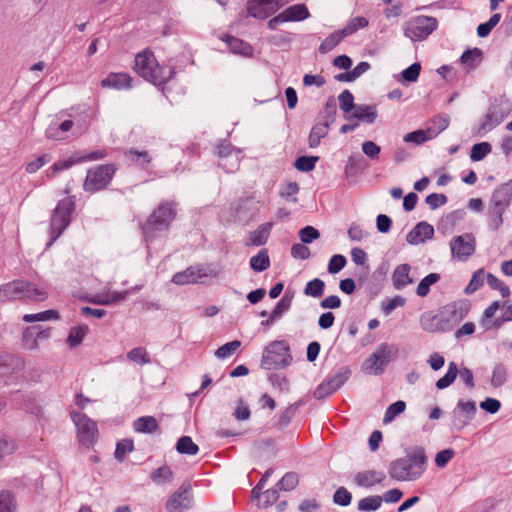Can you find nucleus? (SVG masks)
<instances>
[{"mask_svg": "<svg viewBox=\"0 0 512 512\" xmlns=\"http://www.w3.org/2000/svg\"><path fill=\"white\" fill-rule=\"evenodd\" d=\"M426 467L425 449L416 446L408 451L405 457L392 461L388 473L391 478L397 481H415L423 475Z\"/></svg>", "mask_w": 512, "mask_h": 512, "instance_id": "1", "label": "nucleus"}, {"mask_svg": "<svg viewBox=\"0 0 512 512\" xmlns=\"http://www.w3.org/2000/svg\"><path fill=\"white\" fill-rule=\"evenodd\" d=\"M135 72L145 80L157 86H162L171 80L175 75L174 68L161 67L154 54L145 50L135 56Z\"/></svg>", "mask_w": 512, "mask_h": 512, "instance_id": "2", "label": "nucleus"}, {"mask_svg": "<svg viewBox=\"0 0 512 512\" xmlns=\"http://www.w3.org/2000/svg\"><path fill=\"white\" fill-rule=\"evenodd\" d=\"M177 203L174 201H163L151 213L141 229L146 242L153 241L159 232L169 228L171 222L176 217Z\"/></svg>", "mask_w": 512, "mask_h": 512, "instance_id": "3", "label": "nucleus"}, {"mask_svg": "<svg viewBox=\"0 0 512 512\" xmlns=\"http://www.w3.org/2000/svg\"><path fill=\"white\" fill-rule=\"evenodd\" d=\"M48 297L45 288L22 279H17L0 286V302L11 300L44 301Z\"/></svg>", "mask_w": 512, "mask_h": 512, "instance_id": "4", "label": "nucleus"}, {"mask_svg": "<svg viewBox=\"0 0 512 512\" xmlns=\"http://www.w3.org/2000/svg\"><path fill=\"white\" fill-rule=\"evenodd\" d=\"M292 360L288 342L275 340L264 348L260 367L264 370H280L288 367Z\"/></svg>", "mask_w": 512, "mask_h": 512, "instance_id": "5", "label": "nucleus"}, {"mask_svg": "<svg viewBox=\"0 0 512 512\" xmlns=\"http://www.w3.org/2000/svg\"><path fill=\"white\" fill-rule=\"evenodd\" d=\"M75 210L74 197H68L60 200L54 208L49 227L50 239L46 245V249L61 236L64 230L69 226L71 214Z\"/></svg>", "mask_w": 512, "mask_h": 512, "instance_id": "6", "label": "nucleus"}, {"mask_svg": "<svg viewBox=\"0 0 512 512\" xmlns=\"http://www.w3.org/2000/svg\"><path fill=\"white\" fill-rule=\"evenodd\" d=\"M397 351L398 349L395 345L381 343L376 350L365 359L362 364V370L370 375L378 376L383 374Z\"/></svg>", "mask_w": 512, "mask_h": 512, "instance_id": "7", "label": "nucleus"}, {"mask_svg": "<svg viewBox=\"0 0 512 512\" xmlns=\"http://www.w3.org/2000/svg\"><path fill=\"white\" fill-rule=\"evenodd\" d=\"M116 171L115 164H102L88 169L83 183L84 191L95 193L106 188L111 183Z\"/></svg>", "mask_w": 512, "mask_h": 512, "instance_id": "8", "label": "nucleus"}, {"mask_svg": "<svg viewBox=\"0 0 512 512\" xmlns=\"http://www.w3.org/2000/svg\"><path fill=\"white\" fill-rule=\"evenodd\" d=\"M70 416L76 426L77 437L80 444L87 448L93 446L98 437L96 422L81 412L72 411Z\"/></svg>", "mask_w": 512, "mask_h": 512, "instance_id": "9", "label": "nucleus"}, {"mask_svg": "<svg viewBox=\"0 0 512 512\" xmlns=\"http://www.w3.org/2000/svg\"><path fill=\"white\" fill-rule=\"evenodd\" d=\"M438 22L431 16L420 15L409 20L405 25V36L412 41H422L437 29Z\"/></svg>", "mask_w": 512, "mask_h": 512, "instance_id": "10", "label": "nucleus"}, {"mask_svg": "<svg viewBox=\"0 0 512 512\" xmlns=\"http://www.w3.org/2000/svg\"><path fill=\"white\" fill-rule=\"evenodd\" d=\"M194 507V497L190 483L183 482L180 487L172 493L166 503L167 512H185Z\"/></svg>", "mask_w": 512, "mask_h": 512, "instance_id": "11", "label": "nucleus"}, {"mask_svg": "<svg viewBox=\"0 0 512 512\" xmlns=\"http://www.w3.org/2000/svg\"><path fill=\"white\" fill-rule=\"evenodd\" d=\"M285 0H248L246 11L248 16L256 19H267L286 4Z\"/></svg>", "mask_w": 512, "mask_h": 512, "instance_id": "12", "label": "nucleus"}, {"mask_svg": "<svg viewBox=\"0 0 512 512\" xmlns=\"http://www.w3.org/2000/svg\"><path fill=\"white\" fill-rule=\"evenodd\" d=\"M450 249L453 258L467 261L475 253L476 239L471 233L454 236L450 241Z\"/></svg>", "mask_w": 512, "mask_h": 512, "instance_id": "13", "label": "nucleus"}, {"mask_svg": "<svg viewBox=\"0 0 512 512\" xmlns=\"http://www.w3.org/2000/svg\"><path fill=\"white\" fill-rule=\"evenodd\" d=\"M508 114L509 110L505 109L501 104L493 103L488 108L482 123L476 130V133L481 136L486 134L501 124Z\"/></svg>", "mask_w": 512, "mask_h": 512, "instance_id": "14", "label": "nucleus"}, {"mask_svg": "<svg viewBox=\"0 0 512 512\" xmlns=\"http://www.w3.org/2000/svg\"><path fill=\"white\" fill-rule=\"evenodd\" d=\"M476 414V403L472 400H459L453 410L452 425L455 430L460 431L467 426Z\"/></svg>", "mask_w": 512, "mask_h": 512, "instance_id": "15", "label": "nucleus"}, {"mask_svg": "<svg viewBox=\"0 0 512 512\" xmlns=\"http://www.w3.org/2000/svg\"><path fill=\"white\" fill-rule=\"evenodd\" d=\"M469 306L463 301L452 302L445 305L441 312V321L454 325L463 320L468 314Z\"/></svg>", "mask_w": 512, "mask_h": 512, "instance_id": "16", "label": "nucleus"}, {"mask_svg": "<svg viewBox=\"0 0 512 512\" xmlns=\"http://www.w3.org/2000/svg\"><path fill=\"white\" fill-rule=\"evenodd\" d=\"M106 156L107 151L105 149H99L81 156H73L70 160H62L55 162L52 165V171L53 173H57L70 168L74 164L100 160L105 158Z\"/></svg>", "mask_w": 512, "mask_h": 512, "instance_id": "17", "label": "nucleus"}, {"mask_svg": "<svg viewBox=\"0 0 512 512\" xmlns=\"http://www.w3.org/2000/svg\"><path fill=\"white\" fill-rule=\"evenodd\" d=\"M512 199V179L497 186L492 193L490 206L506 210Z\"/></svg>", "mask_w": 512, "mask_h": 512, "instance_id": "18", "label": "nucleus"}, {"mask_svg": "<svg viewBox=\"0 0 512 512\" xmlns=\"http://www.w3.org/2000/svg\"><path fill=\"white\" fill-rule=\"evenodd\" d=\"M434 236V227L426 221H421L407 234L406 241L411 245L424 243Z\"/></svg>", "mask_w": 512, "mask_h": 512, "instance_id": "19", "label": "nucleus"}, {"mask_svg": "<svg viewBox=\"0 0 512 512\" xmlns=\"http://www.w3.org/2000/svg\"><path fill=\"white\" fill-rule=\"evenodd\" d=\"M273 224L271 222L263 223L257 227L256 230L249 233V236L244 241V245L249 246H263L267 243Z\"/></svg>", "mask_w": 512, "mask_h": 512, "instance_id": "20", "label": "nucleus"}, {"mask_svg": "<svg viewBox=\"0 0 512 512\" xmlns=\"http://www.w3.org/2000/svg\"><path fill=\"white\" fill-rule=\"evenodd\" d=\"M386 479V475L381 471L366 470L359 472L354 477V482L359 487H372L382 483Z\"/></svg>", "mask_w": 512, "mask_h": 512, "instance_id": "21", "label": "nucleus"}, {"mask_svg": "<svg viewBox=\"0 0 512 512\" xmlns=\"http://www.w3.org/2000/svg\"><path fill=\"white\" fill-rule=\"evenodd\" d=\"M222 41L227 44L229 50L233 54L243 57H251L253 55V47L240 38L231 35H224L222 37Z\"/></svg>", "mask_w": 512, "mask_h": 512, "instance_id": "22", "label": "nucleus"}, {"mask_svg": "<svg viewBox=\"0 0 512 512\" xmlns=\"http://www.w3.org/2000/svg\"><path fill=\"white\" fill-rule=\"evenodd\" d=\"M25 362L20 356L2 353L0 354V373H14L24 369Z\"/></svg>", "mask_w": 512, "mask_h": 512, "instance_id": "23", "label": "nucleus"}, {"mask_svg": "<svg viewBox=\"0 0 512 512\" xmlns=\"http://www.w3.org/2000/svg\"><path fill=\"white\" fill-rule=\"evenodd\" d=\"M411 266L407 263L400 264L395 267L392 273V283L396 290H402L407 285L413 283V279L410 277Z\"/></svg>", "mask_w": 512, "mask_h": 512, "instance_id": "24", "label": "nucleus"}, {"mask_svg": "<svg viewBox=\"0 0 512 512\" xmlns=\"http://www.w3.org/2000/svg\"><path fill=\"white\" fill-rule=\"evenodd\" d=\"M132 78L128 73H110L101 81L102 87L114 88L117 90L129 89Z\"/></svg>", "mask_w": 512, "mask_h": 512, "instance_id": "25", "label": "nucleus"}, {"mask_svg": "<svg viewBox=\"0 0 512 512\" xmlns=\"http://www.w3.org/2000/svg\"><path fill=\"white\" fill-rule=\"evenodd\" d=\"M282 14L286 22H299L310 17V12L307 6L303 3L291 5L287 7Z\"/></svg>", "mask_w": 512, "mask_h": 512, "instance_id": "26", "label": "nucleus"}, {"mask_svg": "<svg viewBox=\"0 0 512 512\" xmlns=\"http://www.w3.org/2000/svg\"><path fill=\"white\" fill-rule=\"evenodd\" d=\"M135 432L143 434H152L159 429V423L153 416H142L133 422Z\"/></svg>", "mask_w": 512, "mask_h": 512, "instance_id": "27", "label": "nucleus"}, {"mask_svg": "<svg viewBox=\"0 0 512 512\" xmlns=\"http://www.w3.org/2000/svg\"><path fill=\"white\" fill-rule=\"evenodd\" d=\"M450 124V116L448 114H440L434 116L427 126V132L432 139L436 138L441 132L446 130Z\"/></svg>", "mask_w": 512, "mask_h": 512, "instance_id": "28", "label": "nucleus"}, {"mask_svg": "<svg viewBox=\"0 0 512 512\" xmlns=\"http://www.w3.org/2000/svg\"><path fill=\"white\" fill-rule=\"evenodd\" d=\"M330 125L323 122H317L312 127L309 137L308 144L310 148H316L320 145L321 139L328 135Z\"/></svg>", "mask_w": 512, "mask_h": 512, "instance_id": "29", "label": "nucleus"}, {"mask_svg": "<svg viewBox=\"0 0 512 512\" xmlns=\"http://www.w3.org/2000/svg\"><path fill=\"white\" fill-rule=\"evenodd\" d=\"M124 156L129 162L136 164L142 168H147V166L152 161V158L148 151H139L135 148L126 150L124 152Z\"/></svg>", "mask_w": 512, "mask_h": 512, "instance_id": "30", "label": "nucleus"}, {"mask_svg": "<svg viewBox=\"0 0 512 512\" xmlns=\"http://www.w3.org/2000/svg\"><path fill=\"white\" fill-rule=\"evenodd\" d=\"M352 118H355L359 121H363L368 124H372L376 121L377 111L374 106L370 105H358L355 107Z\"/></svg>", "mask_w": 512, "mask_h": 512, "instance_id": "31", "label": "nucleus"}, {"mask_svg": "<svg viewBox=\"0 0 512 512\" xmlns=\"http://www.w3.org/2000/svg\"><path fill=\"white\" fill-rule=\"evenodd\" d=\"M250 268L255 272H263L270 265V257L267 249H261L256 255L252 256L249 261Z\"/></svg>", "mask_w": 512, "mask_h": 512, "instance_id": "32", "label": "nucleus"}, {"mask_svg": "<svg viewBox=\"0 0 512 512\" xmlns=\"http://www.w3.org/2000/svg\"><path fill=\"white\" fill-rule=\"evenodd\" d=\"M345 37L343 30H337L330 35H328L320 44L319 52L322 54L330 52L333 48H335Z\"/></svg>", "mask_w": 512, "mask_h": 512, "instance_id": "33", "label": "nucleus"}, {"mask_svg": "<svg viewBox=\"0 0 512 512\" xmlns=\"http://www.w3.org/2000/svg\"><path fill=\"white\" fill-rule=\"evenodd\" d=\"M508 380V369L503 363H497L492 370L490 384L494 388L503 386Z\"/></svg>", "mask_w": 512, "mask_h": 512, "instance_id": "34", "label": "nucleus"}, {"mask_svg": "<svg viewBox=\"0 0 512 512\" xmlns=\"http://www.w3.org/2000/svg\"><path fill=\"white\" fill-rule=\"evenodd\" d=\"M459 373L458 366L455 362H450L446 374L437 380L436 387L439 390L449 387L457 378Z\"/></svg>", "mask_w": 512, "mask_h": 512, "instance_id": "35", "label": "nucleus"}, {"mask_svg": "<svg viewBox=\"0 0 512 512\" xmlns=\"http://www.w3.org/2000/svg\"><path fill=\"white\" fill-rule=\"evenodd\" d=\"M89 328L87 325H78L72 327L69 331L67 343L70 347H76L80 345L87 335Z\"/></svg>", "mask_w": 512, "mask_h": 512, "instance_id": "36", "label": "nucleus"}, {"mask_svg": "<svg viewBox=\"0 0 512 512\" xmlns=\"http://www.w3.org/2000/svg\"><path fill=\"white\" fill-rule=\"evenodd\" d=\"M200 275L197 273V271L194 270V268L189 267L184 271L177 272L172 277V282L177 285H185L189 283H195Z\"/></svg>", "mask_w": 512, "mask_h": 512, "instance_id": "37", "label": "nucleus"}, {"mask_svg": "<svg viewBox=\"0 0 512 512\" xmlns=\"http://www.w3.org/2000/svg\"><path fill=\"white\" fill-rule=\"evenodd\" d=\"M176 450L180 454L196 455L199 452V447L190 436H182L176 443Z\"/></svg>", "mask_w": 512, "mask_h": 512, "instance_id": "38", "label": "nucleus"}, {"mask_svg": "<svg viewBox=\"0 0 512 512\" xmlns=\"http://www.w3.org/2000/svg\"><path fill=\"white\" fill-rule=\"evenodd\" d=\"M337 113V106L334 97H329L325 103L323 110L320 113V117L322 119L321 122L327 123L328 125H332L335 121Z\"/></svg>", "mask_w": 512, "mask_h": 512, "instance_id": "39", "label": "nucleus"}, {"mask_svg": "<svg viewBox=\"0 0 512 512\" xmlns=\"http://www.w3.org/2000/svg\"><path fill=\"white\" fill-rule=\"evenodd\" d=\"M150 479L153 483L157 485H161L166 482H171L173 479V472L169 466L164 465L155 469L150 474Z\"/></svg>", "mask_w": 512, "mask_h": 512, "instance_id": "40", "label": "nucleus"}, {"mask_svg": "<svg viewBox=\"0 0 512 512\" xmlns=\"http://www.w3.org/2000/svg\"><path fill=\"white\" fill-rule=\"evenodd\" d=\"M440 280V274L430 273L425 276L416 288V294L420 297H426L430 292V287Z\"/></svg>", "mask_w": 512, "mask_h": 512, "instance_id": "41", "label": "nucleus"}, {"mask_svg": "<svg viewBox=\"0 0 512 512\" xmlns=\"http://www.w3.org/2000/svg\"><path fill=\"white\" fill-rule=\"evenodd\" d=\"M382 497L379 495L368 496L358 502L357 508L361 512L376 511L381 507Z\"/></svg>", "mask_w": 512, "mask_h": 512, "instance_id": "42", "label": "nucleus"}, {"mask_svg": "<svg viewBox=\"0 0 512 512\" xmlns=\"http://www.w3.org/2000/svg\"><path fill=\"white\" fill-rule=\"evenodd\" d=\"M216 149L217 155L222 159L228 158L233 154V152H235V163L233 165V168L238 166L239 154L241 151L239 149H236L230 142H227L226 140L221 141L217 145Z\"/></svg>", "mask_w": 512, "mask_h": 512, "instance_id": "43", "label": "nucleus"}, {"mask_svg": "<svg viewBox=\"0 0 512 512\" xmlns=\"http://www.w3.org/2000/svg\"><path fill=\"white\" fill-rule=\"evenodd\" d=\"M492 150L489 142H480L474 144L471 148L470 158L474 162L483 160Z\"/></svg>", "mask_w": 512, "mask_h": 512, "instance_id": "44", "label": "nucleus"}, {"mask_svg": "<svg viewBox=\"0 0 512 512\" xmlns=\"http://www.w3.org/2000/svg\"><path fill=\"white\" fill-rule=\"evenodd\" d=\"M325 283L319 278H314L306 284L304 294L314 298H319L323 295Z\"/></svg>", "mask_w": 512, "mask_h": 512, "instance_id": "45", "label": "nucleus"}, {"mask_svg": "<svg viewBox=\"0 0 512 512\" xmlns=\"http://www.w3.org/2000/svg\"><path fill=\"white\" fill-rule=\"evenodd\" d=\"M431 139L432 138L430 137L429 133L427 132V128L419 129V130L407 133L403 138L404 142L413 143L415 145H422L426 141L431 140Z\"/></svg>", "mask_w": 512, "mask_h": 512, "instance_id": "46", "label": "nucleus"}, {"mask_svg": "<svg viewBox=\"0 0 512 512\" xmlns=\"http://www.w3.org/2000/svg\"><path fill=\"white\" fill-rule=\"evenodd\" d=\"M351 370L348 367H341L332 377L328 379L333 388L337 391L350 378Z\"/></svg>", "mask_w": 512, "mask_h": 512, "instance_id": "47", "label": "nucleus"}, {"mask_svg": "<svg viewBox=\"0 0 512 512\" xmlns=\"http://www.w3.org/2000/svg\"><path fill=\"white\" fill-rule=\"evenodd\" d=\"M405 408L406 403L402 400H398L389 405L384 414V423H389L393 421L399 414L404 412Z\"/></svg>", "mask_w": 512, "mask_h": 512, "instance_id": "48", "label": "nucleus"}, {"mask_svg": "<svg viewBox=\"0 0 512 512\" xmlns=\"http://www.w3.org/2000/svg\"><path fill=\"white\" fill-rule=\"evenodd\" d=\"M127 359L141 365L149 364L151 362L146 349L143 347H136L130 350L127 353Z\"/></svg>", "mask_w": 512, "mask_h": 512, "instance_id": "49", "label": "nucleus"}, {"mask_svg": "<svg viewBox=\"0 0 512 512\" xmlns=\"http://www.w3.org/2000/svg\"><path fill=\"white\" fill-rule=\"evenodd\" d=\"M318 156H300L295 161V168L301 172H310L315 168Z\"/></svg>", "mask_w": 512, "mask_h": 512, "instance_id": "50", "label": "nucleus"}, {"mask_svg": "<svg viewBox=\"0 0 512 512\" xmlns=\"http://www.w3.org/2000/svg\"><path fill=\"white\" fill-rule=\"evenodd\" d=\"M485 278H486V275H485L484 270L483 269L477 270L472 275L470 282L466 286L465 293L472 294V293L476 292L480 287H482L484 285Z\"/></svg>", "mask_w": 512, "mask_h": 512, "instance_id": "51", "label": "nucleus"}, {"mask_svg": "<svg viewBox=\"0 0 512 512\" xmlns=\"http://www.w3.org/2000/svg\"><path fill=\"white\" fill-rule=\"evenodd\" d=\"M241 346V342L238 340H233L231 342H228L221 347H219L215 351V356L218 359H226L229 358L234 354V352Z\"/></svg>", "mask_w": 512, "mask_h": 512, "instance_id": "52", "label": "nucleus"}, {"mask_svg": "<svg viewBox=\"0 0 512 512\" xmlns=\"http://www.w3.org/2000/svg\"><path fill=\"white\" fill-rule=\"evenodd\" d=\"M482 57V51L479 48L474 49H468L463 52V54L460 57V61L462 64L467 65L469 67L474 68L475 67V61H480Z\"/></svg>", "mask_w": 512, "mask_h": 512, "instance_id": "53", "label": "nucleus"}, {"mask_svg": "<svg viewBox=\"0 0 512 512\" xmlns=\"http://www.w3.org/2000/svg\"><path fill=\"white\" fill-rule=\"evenodd\" d=\"M368 26V20L362 16L355 17L342 29L344 35L350 36L361 28Z\"/></svg>", "mask_w": 512, "mask_h": 512, "instance_id": "54", "label": "nucleus"}, {"mask_svg": "<svg viewBox=\"0 0 512 512\" xmlns=\"http://www.w3.org/2000/svg\"><path fill=\"white\" fill-rule=\"evenodd\" d=\"M35 328L27 327L22 334L23 347L27 350H36L39 347V343L36 340Z\"/></svg>", "mask_w": 512, "mask_h": 512, "instance_id": "55", "label": "nucleus"}, {"mask_svg": "<svg viewBox=\"0 0 512 512\" xmlns=\"http://www.w3.org/2000/svg\"><path fill=\"white\" fill-rule=\"evenodd\" d=\"M134 450V444L131 439H123L119 441L116 445V449L114 452V457L118 461H123L125 458V454L127 452H132Z\"/></svg>", "mask_w": 512, "mask_h": 512, "instance_id": "56", "label": "nucleus"}, {"mask_svg": "<svg viewBox=\"0 0 512 512\" xmlns=\"http://www.w3.org/2000/svg\"><path fill=\"white\" fill-rule=\"evenodd\" d=\"M291 304L292 299L290 297L286 295L282 297L270 313L272 315V319L279 320L282 315L290 309Z\"/></svg>", "mask_w": 512, "mask_h": 512, "instance_id": "57", "label": "nucleus"}, {"mask_svg": "<svg viewBox=\"0 0 512 512\" xmlns=\"http://www.w3.org/2000/svg\"><path fill=\"white\" fill-rule=\"evenodd\" d=\"M340 109L347 113L351 110H355V104H354V96L349 90H344L340 93L338 96Z\"/></svg>", "mask_w": 512, "mask_h": 512, "instance_id": "58", "label": "nucleus"}, {"mask_svg": "<svg viewBox=\"0 0 512 512\" xmlns=\"http://www.w3.org/2000/svg\"><path fill=\"white\" fill-rule=\"evenodd\" d=\"M506 210L490 206L489 208V226L496 231L503 224V214Z\"/></svg>", "mask_w": 512, "mask_h": 512, "instance_id": "59", "label": "nucleus"}, {"mask_svg": "<svg viewBox=\"0 0 512 512\" xmlns=\"http://www.w3.org/2000/svg\"><path fill=\"white\" fill-rule=\"evenodd\" d=\"M298 482V475L294 472H288L281 478L277 485L280 490L290 491L297 486Z\"/></svg>", "mask_w": 512, "mask_h": 512, "instance_id": "60", "label": "nucleus"}, {"mask_svg": "<svg viewBox=\"0 0 512 512\" xmlns=\"http://www.w3.org/2000/svg\"><path fill=\"white\" fill-rule=\"evenodd\" d=\"M16 505L12 494L8 491L0 492V512H15Z\"/></svg>", "mask_w": 512, "mask_h": 512, "instance_id": "61", "label": "nucleus"}, {"mask_svg": "<svg viewBox=\"0 0 512 512\" xmlns=\"http://www.w3.org/2000/svg\"><path fill=\"white\" fill-rule=\"evenodd\" d=\"M346 263H347V260H346L345 256H343L341 254H335L329 260L328 267H327L328 272L330 274H336V273L340 272L345 267Z\"/></svg>", "mask_w": 512, "mask_h": 512, "instance_id": "62", "label": "nucleus"}, {"mask_svg": "<svg viewBox=\"0 0 512 512\" xmlns=\"http://www.w3.org/2000/svg\"><path fill=\"white\" fill-rule=\"evenodd\" d=\"M352 494L345 488H338L333 495V502L339 506H348L351 503Z\"/></svg>", "mask_w": 512, "mask_h": 512, "instance_id": "63", "label": "nucleus"}, {"mask_svg": "<svg viewBox=\"0 0 512 512\" xmlns=\"http://www.w3.org/2000/svg\"><path fill=\"white\" fill-rule=\"evenodd\" d=\"M421 65L418 62L411 64L401 73L402 79L406 82H416L419 78Z\"/></svg>", "mask_w": 512, "mask_h": 512, "instance_id": "64", "label": "nucleus"}]
</instances>
